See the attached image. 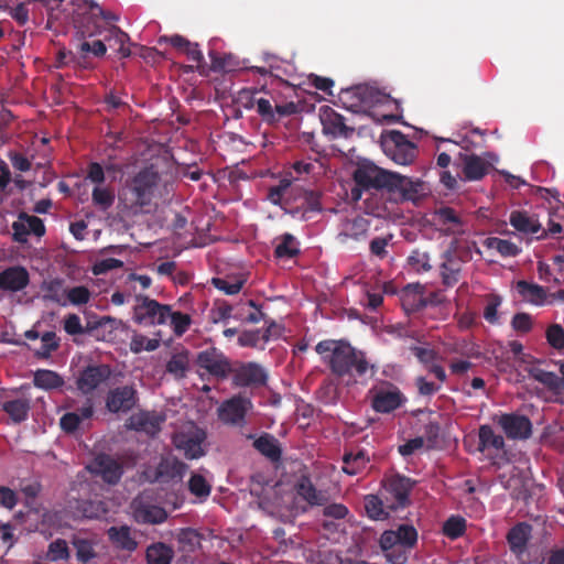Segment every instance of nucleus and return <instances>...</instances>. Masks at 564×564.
Listing matches in <instances>:
<instances>
[{
    "instance_id": "obj_1",
    "label": "nucleus",
    "mask_w": 564,
    "mask_h": 564,
    "mask_svg": "<svg viewBox=\"0 0 564 564\" xmlns=\"http://www.w3.org/2000/svg\"><path fill=\"white\" fill-rule=\"evenodd\" d=\"M352 178L355 187L351 188V198L354 200H359L362 192L375 189L394 204L406 200L416 203L430 192L425 182L389 172L375 164L359 165L354 171Z\"/></svg>"
},
{
    "instance_id": "obj_2",
    "label": "nucleus",
    "mask_w": 564,
    "mask_h": 564,
    "mask_svg": "<svg viewBox=\"0 0 564 564\" xmlns=\"http://www.w3.org/2000/svg\"><path fill=\"white\" fill-rule=\"evenodd\" d=\"M175 192L173 177L149 164L130 175L122 187L123 199L131 209L144 213L172 198Z\"/></svg>"
},
{
    "instance_id": "obj_3",
    "label": "nucleus",
    "mask_w": 564,
    "mask_h": 564,
    "mask_svg": "<svg viewBox=\"0 0 564 564\" xmlns=\"http://www.w3.org/2000/svg\"><path fill=\"white\" fill-rule=\"evenodd\" d=\"M315 350L332 373L339 378L348 377L357 381L369 371L371 375L376 371L375 366L367 359L366 352L355 348L347 340L325 339L315 346Z\"/></svg>"
},
{
    "instance_id": "obj_4",
    "label": "nucleus",
    "mask_w": 564,
    "mask_h": 564,
    "mask_svg": "<svg viewBox=\"0 0 564 564\" xmlns=\"http://www.w3.org/2000/svg\"><path fill=\"white\" fill-rule=\"evenodd\" d=\"M267 198L285 213L301 219H308V213L322 210L319 192L293 186L288 177L281 178L278 185L271 186Z\"/></svg>"
},
{
    "instance_id": "obj_5",
    "label": "nucleus",
    "mask_w": 564,
    "mask_h": 564,
    "mask_svg": "<svg viewBox=\"0 0 564 564\" xmlns=\"http://www.w3.org/2000/svg\"><path fill=\"white\" fill-rule=\"evenodd\" d=\"M417 543V531L412 524H400L395 530H386L379 539V545L387 560L392 564H405L409 551Z\"/></svg>"
},
{
    "instance_id": "obj_6",
    "label": "nucleus",
    "mask_w": 564,
    "mask_h": 564,
    "mask_svg": "<svg viewBox=\"0 0 564 564\" xmlns=\"http://www.w3.org/2000/svg\"><path fill=\"white\" fill-rule=\"evenodd\" d=\"M415 480L393 474L381 480V495L393 506L394 511L403 510L411 505L410 495L415 486Z\"/></svg>"
},
{
    "instance_id": "obj_7",
    "label": "nucleus",
    "mask_w": 564,
    "mask_h": 564,
    "mask_svg": "<svg viewBox=\"0 0 564 564\" xmlns=\"http://www.w3.org/2000/svg\"><path fill=\"white\" fill-rule=\"evenodd\" d=\"M138 304L133 307L134 323L143 326L164 325L169 319L170 305L162 304L145 295H137Z\"/></svg>"
},
{
    "instance_id": "obj_8",
    "label": "nucleus",
    "mask_w": 564,
    "mask_h": 564,
    "mask_svg": "<svg viewBox=\"0 0 564 564\" xmlns=\"http://www.w3.org/2000/svg\"><path fill=\"white\" fill-rule=\"evenodd\" d=\"M384 153L397 164L409 165L417 154L416 145L404 133L392 130L383 141Z\"/></svg>"
},
{
    "instance_id": "obj_9",
    "label": "nucleus",
    "mask_w": 564,
    "mask_h": 564,
    "mask_svg": "<svg viewBox=\"0 0 564 564\" xmlns=\"http://www.w3.org/2000/svg\"><path fill=\"white\" fill-rule=\"evenodd\" d=\"M249 398L237 394L225 400L218 408V419L227 425L242 427L246 425V415L252 409Z\"/></svg>"
},
{
    "instance_id": "obj_10",
    "label": "nucleus",
    "mask_w": 564,
    "mask_h": 564,
    "mask_svg": "<svg viewBox=\"0 0 564 564\" xmlns=\"http://www.w3.org/2000/svg\"><path fill=\"white\" fill-rule=\"evenodd\" d=\"M478 451L486 454L494 464L499 465L506 457V443L490 425H480L478 430Z\"/></svg>"
},
{
    "instance_id": "obj_11",
    "label": "nucleus",
    "mask_w": 564,
    "mask_h": 564,
    "mask_svg": "<svg viewBox=\"0 0 564 564\" xmlns=\"http://www.w3.org/2000/svg\"><path fill=\"white\" fill-rule=\"evenodd\" d=\"M497 424L510 440H527L532 435V423L523 414L503 413L498 416Z\"/></svg>"
},
{
    "instance_id": "obj_12",
    "label": "nucleus",
    "mask_w": 564,
    "mask_h": 564,
    "mask_svg": "<svg viewBox=\"0 0 564 564\" xmlns=\"http://www.w3.org/2000/svg\"><path fill=\"white\" fill-rule=\"evenodd\" d=\"M188 465L173 455L162 456L154 470L152 481L159 484H176L182 481Z\"/></svg>"
},
{
    "instance_id": "obj_13",
    "label": "nucleus",
    "mask_w": 564,
    "mask_h": 564,
    "mask_svg": "<svg viewBox=\"0 0 564 564\" xmlns=\"http://www.w3.org/2000/svg\"><path fill=\"white\" fill-rule=\"evenodd\" d=\"M268 377L267 370L261 365L250 361L235 369L232 382L241 388H259L267 384Z\"/></svg>"
},
{
    "instance_id": "obj_14",
    "label": "nucleus",
    "mask_w": 564,
    "mask_h": 564,
    "mask_svg": "<svg viewBox=\"0 0 564 564\" xmlns=\"http://www.w3.org/2000/svg\"><path fill=\"white\" fill-rule=\"evenodd\" d=\"M138 402V392L133 386H122L109 390L106 398V408L111 413H127Z\"/></svg>"
},
{
    "instance_id": "obj_15",
    "label": "nucleus",
    "mask_w": 564,
    "mask_h": 564,
    "mask_svg": "<svg viewBox=\"0 0 564 564\" xmlns=\"http://www.w3.org/2000/svg\"><path fill=\"white\" fill-rule=\"evenodd\" d=\"M90 470L105 482L116 485L123 475V465L108 454H99L95 457Z\"/></svg>"
},
{
    "instance_id": "obj_16",
    "label": "nucleus",
    "mask_w": 564,
    "mask_h": 564,
    "mask_svg": "<svg viewBox=\"0 0 564 564\" xmlns=\"http://www.w3.org/2000/svg\"><path fill=\"white\" fill-rule=\"evenodd\" d=\"M206 440V433L197 430L192 433H181L174 437V445L183 452L186 459H197L205 455L203 443Z\"/></svg>"
},
{
    "instance_id": "obj_17",
    "label": "nucleus",
    "mask_w": 564,
    "mask_h": 564,
    "mask_svg": "<svg viewBox=\"0 0 564 564\" xmlns=\"http://www.w3.org/2000/svg\"><path fill=\"white\" fill-rule=\"evenodd\" d=\"M197 365L218 378H226L231 372L229 360L215 348L200 351L197 356Z\"/></svg>"
},
{
    "instance_id": "obj_18",
    "label": "nucleus",
    "mask_w": 564,
    "mask_h": 564,
    "mask_svg": "<svg viewBox=\"0 0 564 564\" xmlns=\"http://www.w3.org/2000/svg\"><path fill=\"white\" fill-rule=\"evenodd\" d=\"M321 122L323 132L333 139L348 138L354 133V128L345 123V117L330 107L326 106L321 109Z\"/></svg>"
},
{
    "instance_id": "obj_19",
    "label": "nucleus",
    "mask_w": 564,
    "mask_h": 564,
    "mask_svg": "<svg viewBox=\"0 0 564 564\" xmlns=\"http://www.w3.org/2000/svg\"><path fill=\"white\" fill-rule=\"evenodd\" d=\"M111 369L108 365H96L86 367L77 379V388L84 394L91 393L101 383L109 379Z\"/></svg>"
},
{
    "instance_id": "obj_20",
    "label": "nucleus",
    "mask_w": 564,
    "mask_h": 564,
    "mask_svg": "<svg viewBox=\"0 0 564 564\" xmlns=\"http://www.w3.org/2000/svg\"><path fill=\"white\" fill-rule=\"evenodd\" d=\"M405 402V398L399 388L379 389L371 399V406L377 413L388 414L399 409Z\"/></svg>"
},
{
    "instance_id": "obj_21",
    "label": "nucleus",
    "mask_w": 564,
    "mask_h": 564,
    "mask_svg": "<svg viewBox=\"0 0 564 564\" xmlns=\"http://www.w3.org/2000/svg\"><path fill=\"white\" fill-rule=\"evenodd\" d=\"M90 10V17L87 19V23L82 25V34L85 37H93L102 33V26L99 24L100 19L110 23L118 20V17L109 11H105L99 4L93 1L86 2Z\"/></svg>"
},
{
    "instance_id": "obj_22",
    "label": "nucleus",
    "mask_w": 564,
    "mask_h": 564,
    "mask_svg": "<svg viewBox=\"0 0 564 564\" xmlns=\"http://www.w3.org/2000/svg\"><path fill=\"white\" fill-rule=\"evenodd\" d=\"M30 283V275L24 267H9L0 272V290L19 292Z\"/></svg>"
},
{
    "instance_id": "obj_23",
    "label": "nucleus",
    "mask_w": 564,
    "mask_h": 564,
    "mask_svg": "<svg viewBox=\"0 0 564 564\" xmlns=\"http://www.w3.org/2000/svg\"><path fill=\"white\" fill-rule=\"evenodd\" d=\"M532 536V525L527 522H519L507 533V542L510 551L520 557L528 549V543Z\"/></svg>"
},
{
    "instance_id": "obj_24",
    "label": "nucleus",
    "mask_w": 564,
    "mask_h": 564,
    "mask_svg": "<svg viewBox=\"0 0 564 564\" xmlns=\"http://www.w3.org/2000/svg\"><path fill=\"white\" fill-rule=\"evenodd\" d=\"M364 508L369 519L373 521L388 520L394 511L391 502L381 495L369 494L364 497Z\"/></svg>"
},
{
    "instance_id": "obj_25",
    "label": "nucleus",
    "mask_w": 564,
    "mask_h": 564,
    "mask_svg": "<svg viewBox=\"0 0 564 564\" xmlns=\"http://www.w3.org/2000/svg\"><path fill=\"white\" fill-rule=\"evenodd\" d=\"M558 372L561 376H557L552 371L533 367L529 370V376L535 381L542 383L554 394H560L564 390V361L558 362Z\"/></svg>"
},
{
    "instance_id": "obj_26",
    "label": "nucleus",
    "mask_w": 564,
    "mask_h": 564,
    "mask_svg": "<svg viewBox=\"0 0 564 564\" xmlns=\"http://www.w3.org/2000/svg\"><path fill=\"white\" fill-rule=\"evenodd\" d=\"M369 228L370 221L362 216L345 219L341 224L340 232L338 234V240L345 243L348 239L357 241L365 239Z\"/></svg>"
},
{
    "instance_id": "obj_27",
    "label": "nucleus",
    "mask_w": 564,
    "mask_h": 564,
    "mask_svg": "<svg viewBox=\"0 0 564 564\" xmlns=\"http://www.w3.org/2000/svg\"><path fill=\"white\" fill-rule=\"evenodd\" d=\"M164 422V417L151 412H140L132 415L129 420V427L144 432L148 435L154 436L161 431V424Z\"/></svg>"
},
{
    "instance_id": "obj_28",
    "label": "nucleus",
    "mask_w": 564,
    "mask_h": 564,
    "mask_svg": "<svg viewBox=\"0 0 564 564\" xmlns=\"http://www.w3.org/2000/svg\"><path fill=\"white\" fill-rule=\"evenodd\" d=\"M509 223L517 231L524 235H534L542 230L539 217L527 210H512L509 216Z\"/></svg>"
},
{
    "instance_id": "obj_29",
    "label": "nucleus",
    "mask_w": 564,
    "mask_h": 564,
    "mask_svg": "<svg viewBox=\"0 0 564 564\" xmlns=\"http://www.w3.org/2000/svg\"><path fill=\"white\" fill-rule=\"evenodd\" d=\"M463 261L452 252L446 251L443 254V262L440 267L442 283L446 288H452L459 282Z\"/></svg>"
},
{
    "instance_id": "obj_30",
    "label": "nucleus",
    "mask_w": 564,
    "mask_h": 564,
    "mask_svg": "<svg viewBox=\"0 0 564 564\" xmlns=\"http://www.w3.org/2000/svg\"><path fill=\"white\" fill-rule=\"evenodd\" d=\"M107 536L118 550L133 552L138 547V542L132 536L131 529L128 525L110 527L107 530Z\"/></svg>"
},
{
    "instance_id": "obj_31",
    "label": "nucleus",
    "mask_w": 564,
    "mask_h": 564,
    "mask_svg": "<svg viewBox=\"0 0 564 564\" xmlns=\"http://www.w3.org/2000/svg\"><path fill=\"white\" fill-rule=\"evenodd\" d=\"M134 518L141 523L159 524L166 520L167 513L160 506L139 502L134 507Z\"/></svg>"
},
{
    "instance_id": "obj_32",
    "label": "nucleus",
    "mask_w": 564,
    "mask_h": 564,
    "mask_svg": "<svg viewBox=\"0 0 564 564\" xmlns=\"http://www.w3.org/2000/svg\"><path fill=\"white\" fill-rule=\"evenodd\" d=\"M253 447L272 463H276L282 457V449L279 441L269 433H263L253 441Z\"/></svg>"
},
{
    "instance_id": "obj_33",
    "label": "nucleus",
    "mask_w": 564,
    "mask_h": 564,
    "mask_svg": "<svg viewBox=\"0 0 564 564\" xmlns=\"http://www.w3.org/2000/svg\"><path fill=\"white\" fill-rule=\"evenodd\" d=\"M435 221L443 227L447 234H457L462 230V219L457 212L452 207H441L434 213Z\"/></svg>"
},
{
    "instance_id": "obj_34",
    "label": "nucleus",
    "mask_w": 564,
    "mask_h": 564,
    "mask_svg": "<svg viewBox=\"0 0 564 564\" xmlns=\"http://www.w3.org/2000/svg\"><path fill=\"white\" fill-rule=\"evenodd\" d=\"M369 462V456L364 449H360L357 453H345L343 456L341 470L349 476H356L367 468Z\"/></svg>"
},
{
    "instance_id": "obj_35",
    "label": "nucleus",
    "mask_w": 564,
    "mask_h": 564,
    "mask_svg": "<svg viewBox=\"0 0 564 564\" xmlns=\"http://www.w3.org/2000/svg\"><path fill=\"white\" fill-rule=\"evenodd\" d=\"M516 289L524 301L533 305H543L546 300V291L539 284L520 280L517 282Z\"/></svg>"
},
{
    "instance_id": "obj_36",
    "label": "nucleus",
    "mask_w": 564,
    "mask_h": 564,
    "mask_svg": "<svg viewBox=\"0 0 564 564\" xmlns=\"http://www.w3.org/2000/svg\"><path fill=\"white\" fill-rule=\"evenodd\" d=\"M464 175L468 181L481 180L487 174L486 162L476 154H462Z\"/></svg>"
},
{
    "instance_id": "obj_37",
    "label": "nucleus",
    "mask_w": 564,
    "mask_h": 564,
    "mask_svg": "<svg viewBox=\"0 0 564 564\" xmlns=\"http://www.w3.org/2000/svg\"><path fill=\"white\" fill-rule=\"evenodd\" d=\"M173 557V549L163 542L153 543L145 551L148 564H171Z\"/></svg>"
},
{
    "instance_id": "obj_38",
    "label": "nucleus",
    "mask_w": 564,
    "mask_h": 564,
    "mask_svg": "<svg viewBox=\"0 0 564 564\" xmlns=\"http://www.w3.org/2000/svg\"><path fill=\"white\" fill-rule=\"evenodd\" d=\"M279 240L274 248L275 258L292 259L300 254V243L292 234L285 232L279 237Z\"/></svg>"
},
{
    "instance_id": "obj_39",
    "label": "nucleus",
    "mask_w": 564,
    "mask_h": 564,
    "mask_svg": "<svg viewBox=\"0 0 564 564\" xmlns=\"http://www.w3.org/2000/svg\"><path fill=\"white\" fill-rule=\"evenodd\" d=\"M297 495L312 506H322L326 498L322 491H318L307 477L301 478L296 485Z\"/></svg>"
},
{
    "instance_id": "obj_40",
    "label": "nucleus",
    "mask_w": 564,
    "mask_h": 564,
    "mask_svg": "<svg viewBox=\"0 0 564 564\" xmlns=\"http://www.w3.org/2000/svg\"><path fill=\"white\" fill-rule=\"evenodd\" d=\"M246 283L242 275H227L225 278H213L212 284L227 295L238 294Z\"/></svg>"
},
{
    "instance_id": "obj_41",
    "label": "nucleus",
    "mask_w": 564,
    "mask_h": 564,
    "mask_svg": "<svg viewBox=\"0 0 564 564\" xmlns=\"http://www.w3.org/2000/svg\"><path fill=\"white\" fill-rule=\"evenodd\" d=\"M2 410L15 423L26 420L30 411V402L26 399H14L3 403Z\"/></svg>"
},
{
    "instance_id": "obj_42",
    "label": "nucleus",
    "mask_w": 564,
    "mask_h": 564,
    "mask_svg": "<svg viewBox=\"0 0 564 564\" xmlns=\"http://www.w3.org/2000/svg\"><path fill=\"white\" fill-rule=\"evenodd\" d=\"M72 544L76 551V560L82 564H87L97 557L95 543L84 538H74Z\"/></svg>"
},
{
    "instance_id": "obj_43",
    "label": "nucleus",
    "mask_w": 564,
    "mask_h": 564,
    "mask_svg": "<svg viewBox=\"0 0 564 564\" xmlns=\"http://www.w3.org/2000/svg\"><path fill=\"white\" fill-rule=\"evenodd\" d=\"M123 326L121 319L111 316H100V326L96 332V339L101 341H111L116 332Z\"/></svg>"
},
{
    "instance_id": "obj_44",
    "label": "nucleus",
    "mask_w": 564,
    "mask_h": 564,
    "mask_svg": "<svg viewBox=\"0 0 564 564\" xmlns=\"http://www.w3.org/2000/svg\"><path fill=\"white\" fill-rule=\"evenodd\" d=\"M33 382L35 387L42 389H57L64 384L63 378L55 371L40 369L34 373Z\"/></svg>"
},
{
    "instance_id": "obj_45",
    "label": "nucleus",
    "mask_w": 564,
    "mask_h": 564,
    "mask_svg": "<svg viewBox=\"0 0 564 564\" xmlns=\"http://www.w3.org/2000/svg\"><path fill=\"white\" fill-rule=\"evenodd\" d=\"M485 246L497 250L502 257H517L521 253V248L514 242L496 237L487 238Z\"/></svg>"
},
{
    "instance_id": "obj_46",
    "label": "nucleus",
    "mask_w": 564,
    "mask_h": 564,
    "mask_svg": "<svg viewBox=\"0 0 564 564\" xmlns=\"http://www.w3.org/2000/svg\"><path fill=\"white\" fill-rule=\"evenodd\" d=\"M41 347L34 352L39 359L50 358L52 352L59 347V338L56 336V333L52 330L45 332L41 336Z\"/></svg>"
},
{
    "instance_id": "obj_47",
    "label": "nucleus",
    "mask_w": 564,
    "mask_h": 564,
    "mask_svg": "<svg viewBox=\"0 0 564 564\" xmlns=\"http://www.w3.org/2000/svg\"><path fill=\"white\" fill-rule=\"evenodd\" d=\"M442 531L448 539L456 540L464 535L466 531V520L459 516H452L444 522Z\"/></svg>"
},
{
    "instance_id": "obj_48",
    "label": "nucleus",
    "mask_w": 564,
    "mask_h": 564,
    "mask_svg": "<svg viewBox=\"0 0 564 564\" xmlns=\"http://www.w3.org/2000/svg\"><path fill=\"white\" fill-rule=\"evenodd\" d=\"M167 321H170V325L176 336L185 334L192 324V318L188 314L178 311L173 312L171 307Z\"/></svg>"
},
{
    "instance_id": "obj_49",
    "label": "nucleus",
    "mask_w": 564,
    "mask_h": 564,
    "mask_svg": "<svg viewBox=\"0 0 564 564\" xmlns=\"http://www.w3.org/2000/svg\"><path fill=\"white\" fill-rule=\"evenodd\" d=\"M209 57L212 62L210 68L214 72H231L237 65L231 54L220 55L215 51H210Z\"/></svg>"
},
{
    "instance_id": "obj_50",
    "label": "nucleus",
    "mask_w": 564,
    "mask_h": 564,
    "mask_svg": "<svg viewBox=\"0 0 564 564\" xmlns=\"http://www.w3.org/2000/svg\"><path fill=\"white\" fill-rule=\"evenodd\" d=\"M83 516L87 519H99L106 516L108 509L102 501L83 500L79 503Z\"/></svg>"
},
{
    "instance_id": "obj_51",
    "label": "nucleus",
    "mask_w": 564,
    "mask_h": 564,
    "mask_svg": "<svg viewBox=\"0 0 564 564\" xmlns=\"http://www.w3.org/2000/svg\"><path fill=\"white\" fill-rule=\"evenodd\" d=\"M486 305L484 308V318L489 324H497L498 323V308L502 303V297L498 294H487L485 296Z\"/></svg>"
},
{
    "instance_id": "obj_52",
    "label": "nucleus",
    "mask_w": 564,
    "mask_h": 564,
    "mask_svg": "<svg viewBox=\"0 0 564 564\" xmlns=\"http://www.w3.org/2000/svg\"><path fill=\"white\" fill-rule=\"evenodd\" d=\"M160 346V340L155 338H148L141 334H134L130 341V350L133 354H140L143 350L153 351Z\"/></svg>"
},
{
    "instance_id": "obj_53",
    "label": "nucleus",
    "mask_w": 564,
    "mask_h": 564,
    "mask_svg": "<svg viewBox=\"0 0 564 564\" xmlns=\"http://www.w3.org/2000/svg\"><path fill=\"white\" fill-rule=\"evenodd\" d=\"M47 558L52 562L68 561L69 550L67 542L63 539H56L51 542L47 550Z\"/></svg>"
},
{
    "instance_id": "obj_54",
    "label": "nucleus",
    "mask_w": 564,
    "mask_h": 564,
    "mask_svg": "<svg viewBox=\"0 0 564 564\" xmlns=\"http://www.w3.org/2000/svg\"><path fill=\"white\" fill-rule=\"evenodd\" d=\"M191 494L199 498H206L210 495L212 487L207 480L199 474H193L188 481Z\"/></svg>"
},
{
    "instance_id": "obj_55",
    "label": "nucleus",
    "mask_w": 564,
    "mask_h": 564,
    "mask_svg": "<svg viewBox=\"0 0 564 564\" xmlns=\"http://www.w3.org/2000/svg\"><path fill=\"white\" fill-rule=\"evenodd\" d=\"M188 369V360L185 355L176 354L166 364V371L175 378H183Z\"/></svg>"
},
{
    "instance_id": "obj_56",
    "label": "nucleus",
    "mask_w": 564,
    "mask_h": 564,
    "mask_svg": "<svg viewBox=\"0 0 564 564\" xmlns=\"http://www.w3.org/2000/svg\"><path fill=\"white\" fill-rule=\"evenodd\" d=\"M91 199L96 206L108 209L115 202V195L107 187L96 186L91 192Z\"/></svg>"
},
{
    "instance_id": "obj_57",
    "label": "nucleus",
    "mask_w": 564,
    "mask_h": 564,
    "mask_svg": "<svg viewBox=\"0 0 564 564\" xmlns=\"http://www.w3.org/2000/svg\"><path fill=\"white\" fill-rule=\"evenodd\" d=\"M409 349L425 368L438 359V352L430 347L412 345Z\"/></svg>"
},
{
    "instance_id": "obj_58",
    "label": "nucleus",
    "mask_w": 564,
    "mask_h": 564,
    "mask_svg": "<svg viewBox=\"0 0 564 564\" xmlns=\"http://www.w3.org/2000/svg\"><path fill=\"white\" fill-rule=\"evenodd\" d=\"M106 31L108 35H105L104 40L109 41L113 39L116 44L119 45L118 51L122 54L123 57H128L130 55V50L124 46L129 40L128 34L115 25H111Z\"/></svg>"
},
{
    "instance_id": "obj_59",
    "label": "nucleus",
    "mask_w": 564,
    "mask_h": 564,
    "mask_svg": "<svg viewBox=\"0 0 564 564\" xmlns=\"http://www.w3.org/2000/svg\"><path fill=\"white\" fill-rule=\"evenodd\" d=\"M234 306L230 305L226 301H217L215 302L214 307L210 310V319L213 323L217 324L219 322H225L232 316Z\"/></svg>"
},
{
    "instance_id": "obj_60",
    "label": "nucleus",
    "mask_w": 564,
    "mask_h": 564,
    "mask_svg": "<svg viewBox=\"0 0 564 564\" xmlns=\"http://www.w3.org/2000/svg\"><path fill=\"white\" fill-rule=\"evenodd\" d=\"M545 337L547 344L554 349L564 348V328L560 324H552L546 328Z\"/></svg>"
},
{
    "instance_id": "obj_61",
    "label": "nucleus",
    "mask_w": 564,
    "mask_h": 564,
    "mask_svg": "<svg viewBox=\"0 0 564 564\" xmlns=\"http://www.w3.org/2000/svg\"><path fill=\"white\" fill-rule=\"evenodd\" d=\"M19 219L23 220L30 230V234H34L37 237L45 235V226L41 218L36 216H30L25 212L19 214Z\"/></svg>"
},
{
    "instance_id": "obj_62",
    "label": "nucleus",
    "mask_w": 564,
    "mask_h": 564,
    "mask_svg": "<svg viewBox=\"0 0 564 564\" xmlns=\"http://www.w3.org/2000/svg\"><path fill=\"white\" fill-rule=\"evenodd\" d=\"M409 264L416 271L427 272L432 269L430 257L426 252L414 250L408 259Z\"/></svg>"
},
{
    "instance_id": "obj_63",
    "label": "nucleus",
    "mask_w": 564,
    "mask_h": 564,
    "mask_svg": "<svg viewBox=\"0 0 564 564\" xmlns=\"http://www.w3.org/2000/svg\"><path fill=\"white\" fill-rule=\"evenodd\" d=\"M392 239V235L386 237H375L369 243V250L372 256L384 259L388 254L387 247Z\"/></svg>"
},
{
    "instance_id": "obj_64",
    "label": "nucleus",
    "mask_w": 564,
    "mask_h": 564,
    "mask_svg": "<svg viewBox=\"0 0 564 564\" xmlns=\"http://www.w3.org/2000/svg\"><path fill=\"white\" fill-rule=\"evenodd\" d=\"M259 90L251 88H243L238 93L237 102L245 109H252L257 107Z\"/></svg>"
}]
</instances>
